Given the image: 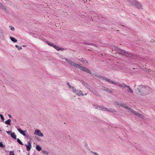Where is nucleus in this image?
Listing matches in <instances>:
<instances>
[{
    "label": "nucleus",
    "instance_id": "6ab92c4d",
    "mask_svg": "<svg viewBox=\"0 0 155 155\" xmlns=\"http://www.w3.org/2000/svg\"><path fill=\"white\" fill-rule=\"evenodd\" d=\"M11 135L12 137L15 139H16V136L14 132L12 133Z\"/></svg>",
    "mask_w": 155,
    "mask_h": 155
},
{
    "label": "nucleus",
    "instance_id": "a211bd4d",
    "mask_svg": "<svg viewBox=\"0 0 155 155\" xmlns=\"http://www.w3.org/2000/svg\"><path fill=\"white\" fill-rule=\"evenodd\" d=\"M10 38L11 39V40L14 42L15 43L17 42V40L16 38L13 37H10Z\"/></svg>",
    "mask_w": 155,
    "mask_h": 155
},
{
    "label": "nucleus",
    "instance_id": "bb28decb",
    "mask_svg": "<svg viewBox=\"0 0 155 155\" xmlns=\"http://www.w3.org/2000/svg\"><path fill=\"white\" fill-rule=\"evenodd\" d=\"M17 141L20 144L22 145H23L22 142H21V141L18 138L17 139Z\"/></svg>",
    "mask_w": 155,
    "mask_h": 155
},
{
    "label": "nucleus",
    "instance_id": "f3484780",
    "mask_svg": "<svg viewBox=\"0 0 155 155\" xmlns=\"http://www.w3.org/2000/svg\"><path fill=\"white\" fill-rule=\"evenodd\" d=\"M127 87L128 89V90H127L128 92L131 93H133V90L130 88L129 86H128Z\"/></svg>",
    "mask_w": 155,
    "mask_h": 155
},
{
    "label": "nucleus",
    "instance_id": "f03ea898",
    "mask_svg": "<svg viewBox=\"0 0 155 155\" xmlns=\"http://www.w3.org/2000/svg\"><path fill=\"white\" fill-rule=\"evenodd\" d=\"M65 61L69 64L73 66L75 68H78L82 71H85L91 74V71L88 69L84 68L81 64H78L72 61H71L65 58H64Z\"/></svg>",
    "mask_w": 155,
    "mask_h": 155
},
{
    "label": "nucleus",
    "instance_id": "9d476101",
    "mask_svg": "<svg viewBox=\"0 0 155 155\" xmlns=\"http://www.w3.org/2000/svg\"><path fill=\"white\" fill-rule=\"evenodd\" d=\"M105 111H106L107 112H109L111 113H116V111L114 109L112 108H108L107 107H106V109Z\"/></svg>",
    "mask_w": 155,
    "mask_h": 155
},
{
    "label": "nucleus",
    "instance_id": "39448f33",
    "mask_svg": "<svg viewBox=\"0 0 155 155\" xmlns=\"http://www.w3.org/2000/svg\"><path fill=\"white\" fill-rule=\"evenodd\" d=\"M127 1L129 3L133 6L139 9L142 8V5L140 2L135 0H127Z\"/></svg>",
    "mask_w": 155,
    "mask_h": 155
},
{
    "label": "nucleus",
    "instance_id": "7ed1b4c3",
    "mask_svg": "<svg viewBox=\"0 0 155 155\" xmlns=\"http://www.w3.org/2000/svg\"><path fill=\"white\" fill-rule=\"evenodd\" d=\"M70 88L72 89L73 92L76 95L78 96H82L84 95H87L86 93L83 94L82 91L76 89L74 86L71 85L68 82L67 84Z\"/></svg>",
    "mask_w": 155,
    "mask_h": 155
},
{
    "label": "nucleus",
    "instance_id": "1a4fd4ad",
    "mask_svg": "<svg viewBox=\"0 0 155 155\" xmlns=\"http://www.w3.org/2000/svg\"><path fill=\"white\" fill-rule=\"evenodd\" d=\"M114 104L115 105H118L119 107L122 106L123 107H124V106L125 104H124L123 103L119 102L117 101H114Z\"/></svg>",
    "mask_w": 155,
    "mask_h": 155
},
{
    "label": "nucleus",
    "instance_id": "393cba45",
    "mask_svg": "<svg viewBox=\"0 0 155 155\" xmlns=\"http://www.w3.org/2000/svg\"><path fill=\"white\" fill-rule=\"evenodd\" d=\"M47 43L48 45L50 46L53 47H54V45H55L53 43H51L49 42H47Z\"/></svg>",
    "mask_w": 155,
    "mask_h": 155
},
{
    "label": "nucleus",
    "instance_id": "a19ab883",
    "mask_svg": "<svg viewBox=\"0 0 155 155\" xmlns=\"http://www.w3.org/2000/svg\"><path fill=\"white\" fill-rule=\"evenodd\" d=\"M0 131H2V130L0 128Z\"/></svg>",
    "mask_w": 155,
    "mask_h": 155
},
{
    "label": "nucleus",
    "instance_id": "79ce46f5",
    "mask_svg": "<svg viewBox=\"0 0 155 155\" xmlns=\"http://www.w3.org/2000/svg\"><path fill=\"white\" fill-rule=\"evenodd\" d=\"M144 69H146V68H144ZM143 69L144 70V69Z\"/></svg>",
    "mask_w": 155,
    "mask_h": 155
},
{
    "label": "nucleus",
    "instance_id": "412c9836",
    "mask_svg": "<svg viewBox=\"0 0 155 155\" xmlns=\"http://www.w3.org/2000/svg\"><path fill=\"white\" fill-rule=\"evenodd\" d=\"M58 51L61 50L62 49L61 48H60L59 47L56 46V45H54V47Z\"/></svg>",
    "mask_w": 155,
    "mask_h": 155
},
{
    "label": "nucleus",
    "instance_id": "6e6552de",
    "mask_svg": "<svg viewBox=\"0 0 155 155\" xmlns=\"http://www.w3.org/2000/svg\"><path fill=\"white\" fill-rule=\"evenodd\" d=\"M120 54L123 55L127 56L128 53L126 51L121 49H118L117 51Z\"/></svg>",
    "mask_w": 155,
    "mask_h": 155
},
{
    "label": "nucleus",
    "instance_id": "4468645a",
    "mask_svg": "<svg viewBox=\"0 0 155 155\" xmlns=\"http://www.w3.org/2000/svg\"><path fill=\"white\" fill-rule=\"evenodd\" d=\"M18 131L22 134L23 135L25 136L26 135V132H27L26 130H21V129H18Z\"/></svg>",
    "mask_w": 155,
    "mask_h": 155
},
{
    "label": "nucleus",
    "instance_id": "2eb2a0df",
    "mask_svg": "<svg viewBox=\"0 0 155 155\" xmlns=\"http://www.w3.org/2000/svg\"><path fill=\"white\" fill-rule=\"evenodd\" d=\"M102 89L103 90L109 93H111L112 92V91L110 89L105 87H103Z\"/></svg>",
    "mask_w": 155,
    "mask_h": 155
},
{
    "label": "nucleus",
    "instance_id": "7c9ffc66",
    "mask_svg": "<svg viewBox=\"0 0 155 155\" xmlns=\"http://www.w3.org/2000/svg\"><path fill=\"white\" fill-rule=\"evenodd\" d=\"M0 147L4 148L5 147V146L3 145L2 142H0Z\"/></svg>",
    "mask_w": 155,
    "mask_h": 155
},
{
    "label": "nucleus",
    "instance_id": "423d86ee",
    "mask_svg": "<svg viewBox=\"0 0 155 155\" xmlns=\"http://www.w3.org/2000/svg\"><path fill=\"white\" fill-rule=\"evenodd\" d=\"M34 134L40 137H43L44 136L43 134L41 132V131L37 129L35 130Z\"/></svg>",
    "mask_w": 155,
    "mask_h": 155
},
{
    "label": "nucleus",
    "instance_id": "cd10ccee",
    "mask_svg": "<svg viewBox=\"0 0 155 155\" xmlns=\"http://www.w3.org/2000/svg\"><path fill=\"white\" fill-rule=\"evenodd\" d=\"M15 47L18 48V50H20L22 49L21 47H19L17 45H15Z\"/></svg>",
    "mask_w": 155,
    "mask_h": 155
},
{
    "label": "nucleus",
    "instance_id": "5701e85b",
    "mask_svg": "<svg viewBox=\"0 0 155 155\" xmlns=\"http://www.w3.org/2000/svg\"><path fill=\"white\" fill-rule=\"evenodd\" d=\"M92 75L93 76H97V77H98V78H101V77H101V76H100V75H98L97 74H96V73H93L92 74Z\"/></svg>",
    "mask_w": 155,
    "mask_h": 155
},
{
    "label": "nucleus",
    "instance_id": "0eeeda50",
    "mask_svg": "<svg viewBox=\"0 0 155 155\" xmlns=\"http://www.w3.org/2000/svg\"><path fill=\"white\" fill-rule=\"evenodd\" d=\"M101 79L103 80H105V81H107L109 83H110L111 84H112L115 85H116V84L117 82H115L114 81H112L110 79H108L107 78H105L104 77H101Z\"/></svg>",
    "mask_w": 155,
    "mask_h": 155
},
{
    "label": "nucleus",
    "instance_id": "ddd939ff",
    "mask_svg": "<svg viewBox=\"0 0 155 155\" xmlns=\"http://www.w3.org/2000/svg\"><path fill=\"white\" fill-rule=\"evenodd\" d=\"M106 107H105L102 106H97L96 107H95L96 108L99 110H101L104 111H105V109H106Z\"/></svg>",
    "mask_w": 155,
    "mask_h": 155
},
{
    "label": "nucleus",
    "instance_id": "58836bf2",
    "mask_svg": "<svg viewBox=\"0 0 155 155\" xmlns=\"http://www.w3.org/2000/svg\"><path fill=\"white\" fill-rule=\"evenodd\" d=\"M8 116H9V117H12V116H11L10 115V114H8Z\"/></svg>",
    "mask_w": 155,
    "mask_h": 155
},
{
    "label": "nucleus",
    "instance_id": "9b49d317",
    "mask_svg": "<svg viewBox=\"0 0 155 155\" xmlns=\"http://www.w3.org/2000/svg\"><path fill=\"white\" fill-rule=\"evenodd\" d=\"M116 86H119L120 87H127L128 86L126 84L124 83L123 84H119L117 83H116Z\"/></svg>",
    "mask_w": 155,
    "mask_h": 155
},
{
    "label": "nucleus",
    "instance_id": "2f4dec72",
    "mask_svg": "<svg viewBox=\"0 0 155 155\" xmlns=\"http://www.w3.org/2000/svg\"><path fill=\"white\" fill-rule=\"evenodd\" d=\"M10 155H15L14 152L12 151H11L10 152Z\"/></svg>",
    "mask_w": 155,
    "mask_h": 155
},
{
    "label": "nucleus",
    "instance_id": "a878e982",
    "mask_svg": "<svg viewBox=\"0 0 155 155\" xmlns=\"http://www.w3.org/2000/svg\"><path fill=\"white\" fill-rule=\"evenodd\" d=\"M0 7L3 9H6L5 7L1 3H0Z\"/></svg>",
    "mask_w": 155,
    "mask_h": 155
},
{
    "label": "nucleus",
    "instance_id": "c85d7f7f",
    "mask_svg": "<svg viewBox=\"0 0 155 155\" xmlns=\"http://www.w3.org/2000/svg\"><path fill=\"white\" fill-rule=\"evenodd\" d=\"M0 117H1V119L3 121L5 120V118L2 115L0 114Z\"/></svg>",
    "mask_w": 155,
    "mask_h": 155
},
{
    "label": "nucleus",
    "instance_id": "c756f323",
    "mask_svg": "<svg viewBox=\"0 0 155 155\" xmlns=\"http://www.w3.org/2000/svg\"><path fill=\"white\" fill-rule=\"evenodd\" d=\"M9 27L11 30H12L13 31H15V28L14 27H13L11 26H9Z\"/></svg>",
    "mask_w": 155,
    "mask_h": 155
},
{
    "label": "nucleus",
    "instance_id": "b1692460",
    "mask_svg": "<svg viewBox=\"0 0 155 155\" xmlns=\"http://www.w3.org/2000/svg\"><path fill=\"white\" fill-rule=\"evenodd\" d=\"M36 149L39 151H40L41 149V147L38 145H37L36 146Z\"/></svg>",
    "mask_w": 155,
    "mask_h": 155
},
{
    "label": "nucleus",
    "instance_id": "4be33fe9",
    "mask_svg": "<svg viewBox=\"0 0 155 155\" xmlns=\"http://www.w3.org/2000/svg\"><path fill=\"white\" fill-rule=\"evenodd\" d=\"M85 86L87 88H88V89L90 90L91 91H93L94 89H92L91 88V87L90 86L88 85H87L86 84V85H85Z\"/></svg>",
    "mask_w": 155,
    "mask_h": 155
},
{
    "label": "nucleus",
    "instance_id": "f257e3e1",
    "mask_svg": "<svg viewBox=\"0 0 155 155\" xmlns=\"http://www.w3.org/2000/svg\"><path fill=\"white\" fill-rule=\"evenodd\" d=\"M135 91L139 96L144 97L151 93L152 89L148 86L140 85L137 86Z\"/></svg>",
    "mask_w": 155,
    "mask_h": 155
},
{
    "label": "nucleus",
    "instance_id": "ea45409f",
    "mask_svg": "<svg viewBox=\"0 0 155 155\" xmlns=\"http://www.w3.org/2000/svg\"><path fill=\"white\" fill-rule=\"evenodd\" d=\"M23 47H27V45H24L23 46Z\"/></svg>",
    "mask_w": 155,
    "mask_h": 155
},
{
    "label": "nucleus",
    "instance_id": "dca6fc26",
    "mask_svg": "<svg viewBox=\"0 0 155 155\" xmlns=\"http://www.w3.org/2000/svg\"><path fill=\"white\" fill-rule=\"evenodd\" d=\"M111 48L113 49V50H115L116 51H118V49H120L117 46L114 45H112L111 46Z\"/></svg>",
    "mask_w": 155,
    "mask_h": 155
},
{
    "label": "nucleus",
    "instance_id": "473e14b6",
    "mask_svg": "<svg viewBox=\"0 0 155 155\" xmlns=\"http://www.w3.org/2000/svg\"><path fill=\"white\" fill-rule=\"evenodd\" d=\"M6 132L7 133L11 135V134L12 133L11 131H6Z\"/></svg>",
    "mask_w": 155,
    "mask_h": 155
},
{
    "label": "nucleus",
    "instance_id": "f704fd0d",
    "mask_svg": "<svg viewBox=\"0 0 155 155\" xmlns=\"http://www.w3.org/2000/svg\"><path fill=\"white\" fill-rule=\"evenodd\" d=\"M146 71L148 72H150L151 71V70L150 69H146Z\"/></svg>",
    "mask_w": 155,
    "mask_h": 155
},
{
    "label": "nucleus",
    "instance_id": "c9c22d12",
    "mask_svg": "<svg viewBox=\"0 0 155 155\" xmlns=\"http://www.w3.org/2000/svg\"><path fill=\"white\" fill-rule=\"evenodd\" d=\"M91 153H93L95 155H99V154L97 153L94 152H91Z\"/></svg>",
    "mask_w": 155,
    "mask_h": 155
},
{
    "label": "nucleus",
    "instance_id": "aec40b11",
    "mask_svg": "<svg viewBox=\"0 0 155 155\" xmlns=\"http://www.w3.org/2000/svg\"><path fill=\"white\" fill-rule=\"evenodd\" d=\"M5 123L6 124L10 125L11 123V120L10 119L8 120L5 121Z\"/></svg>",
    "mask_w": 155,
    "mask_h": 155
},
{
    "label": "nucleus",
    "instance_id": "4c0bfd02",
    "mask_svg": "<svg viewBox=\"0 0 155 155\" xmlns=\"http://www.w3.org/2000/svg\"><path fill=\"white\" fill-rule=\"evenodd\" d=\"M26 136L27 137H29V135L28 134H26V135L25 136Z\"/></svg>",
    "mask_w": 155,
    "mask_h": 155
},
{
    "label": "nucleus",
    "instance_id": "e433bc0d",
    "mask_svg": "<svg viewBox=\"0 0 155 155\" xmlns=\"http://www.w3.org/2000/svg\"><path fill=\"white\" fill-rule=\"evenodd\" d=\"M84 63L86 64H88V62L86 60H85L84 61Z\"/></svg>",
    "mask_w": 155,
    "mask_h": 155
},
{
    "label": "nucleus",
    "instance_id": "20e7f679",
    "mask_svg": "<svg viewBox=\"0 0 155 155\" xmlns=\"http://www.w3.org/2000/svg\"><path fill=\"white\" fill-rule=\"evenodd\" d=\"M124 107L129 110V111L131 112L133 114L137 116L142 119H144L145 118V117L144 116L139 113L138 112L134 110L130 107L127 106L126 104H125Z\"/></svg>",
    "mask_w": 155,
    "mask_h": 155
},
{
    "label": "nucleus",
    "instance_id": "72a5a7b5",
    "mask_svg": "<svg viewBox=\"0 0 155 155\" xmlns=\"http://www.w3.org/2000/svg\"><path fill=\"white\" fill-rule=\"evenodd\" d=\"M43 153L46 154L47 155H48V152L47 151H46L44 150L43 151Z\"/></svg>",
    "mask_w": 155,
    "mask_h": 155
},
{
    "label": "nucleus",
    "instance_id": "f8f14e48",
    "mask_svg": "<svg viewBox=\"0 0 155 155\" xmlns=\"http://www.w3.org/2000/svg\"><path fill=\"white\" fill-rule=\"evenodd\" d=\"M26 146L27 150L28 151H30L31 147V145L30 142H28V144L27 145H26Z\"/></svg>",
    "mask_w": 155,
    "mask_h": 155
}]
</instances>
